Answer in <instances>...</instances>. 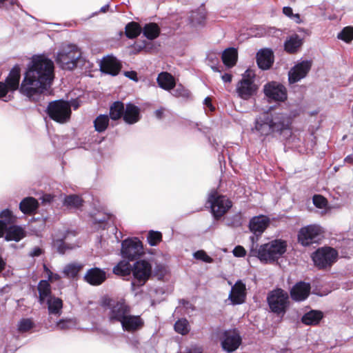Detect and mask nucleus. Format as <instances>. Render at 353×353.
Masks as SVG:
<instances>
[{
	"instance_id": "obj_50",
	"label": "nucleus",
	"mask_w": 353,
	"mask_h": 353,
	"mask_svg": "<svg viewBox=\"0 0 353 353\" xmlns=\"http://www.w3.org/2000/svg\"><path fill=\"white\" fill-rule=\"evenodd\" d=\"M283 13L285 16L295 19L296 22H299V19H300L299 14H294L292 8L288 7V6L284 7L283 8Z\"/></svg>"
},
{
	"instance_id": "obj_13",
	"label": "nucleus",
	"mask_w": 353,
	"mask_h": 353,
	"mask_svg": "<svg viewBox=\"0 0 353 353\" xmlns=\"http://www.w3.org/2000/svg\"><path fill=\"white\" fill-rule=\"evenodd\" d=\"M130 313V307L124 300L112 301L109 304L108 317L110 321L121 322Z\"/></svg>"
},
{
	"instance_id": "obj_37",
	"label": "nucleus",
	"mask_w": 353,
	"mask_h": 353,
	"mask_svg": "<svg viewBox=\"0 0 353 353\" xmlns=\"http://www.w3.org/2000/svg\"><path fill=\"white\" fill-rule=\"evenodd\" d=\"M141 31V28L136 22H130L125 26V35L129 39H134L138 37Z\"/></svg>"
},
{
	"instance_id": "obj_1",
	"label": "nucleus",
	"mask_w": 353,
	"mask_h": 353,
	"mask_svg": "<svg viewBox=\"0 0 353 353\" xmlns=\"http://www.w3.org/2000/svg\"><path fill=\"white\" fill-rule=\"evenodd\" d=\"M54 63L45 55L32 57L20 87L22 94L29 98L43 93L54 79Z\"/></svg>"
},
{
	"instance_id": "obj_60",
	"label": "nucleus",
	"mask_w": 353,
	"mask_h": 353,
	"mask_svg": "<svg viewBox=\"0 0 353 353\" xmlns=\"http://www.w3.org/2000/svg\"><path fill=\"white\" fill-rule=\"evenodd\" d=\"M164 110V108H160L159 110H157L154 112V114L157 117V118L161 119L163 114Z\"/></svg>"
},
{
	"instance_id": "obj_48",
	"label": "nucleus",
	"mask_w": 353,
	"mask_h": 353,
	"mask_svg": "<svg viewBox=\"0 0 353 353\" xmlns=\"http://www.w3.org/2000/svg\"><path fill=\"white\" fill-rule=\"evenodd\" d=\"M75 326V322L72 319L61 320L57 324L59 330L70 329Z\"/></svg>"
},
{
	"instance_id": "obj_11",
	"label": "nucleus",
	"mask_w": 353,
	"mask_h": 353,
	"mask_svg": "<svg viewBox=\"0 0 353 353\" xmlns=\"http://www.w3.org/2000/svg\"><path fill=\"white\" fill-rule=\"evenodd\" d=\"M132 272L134 283L140 286L143 285L151 276L152 265L145 260L138 261L134 264Z\"/></svg>"
},
{
	"instance_id": "obj_31",
	"label": "nucleus",
	"mask_w": 353,
	"mask_h": 353,
	"mask_svg": "<svg viewBox=\"0 0 353 353\" xmlns=\"http://www.w3.org/2000/svg\"><path fill=\"white\" fill-rule=\"evenodd\" d=\"M322 318L323 314L321 312L312 310L302 317V322L306 325H316Z\"/></svg>"
},
{
	"instance_id": "obj_23",
	"label": "nucleus",
	"mask_w": 353,
	"mask_h": 353,
	"mask_svg": "<svg viewBox=\"0 0 353 353\" xmlns=\"http://www.w3.org/2000/svg\"><path fill=\"white\" fill-rule=\"evenodd\" d=\"M270 219L265 216H258L252 218L250 222V230L256 235H260L268 225Z\"/></svg>"
},
{
	"instance_id": "obj_12",
	"label": "nucleus",
	"mask_w": 353,
	"mask_h": 353,
	"mask_svg": "<svg viewBox=\"0 0 353 353\" xmlns=\"http://www.w3.org/2000/svg\"><path fill=\"white\" fill-rule=\"evenodd\" d=\"M241 337L236 329L225 330L221 337V346L228 352L235 351L241 343Z\"/></svg>"
},
{
	"instance_id": "obj_44",
	"label": "nucleus",
	"mask_w": 353,
	"mask_h": 353,
	"mask_svg": "<svg viewBox=\"0 0 353 353\" xmlns=\"http://www.w3.org/2000/svg\"><path fill=\"white\" fill-rule=\"evenodd\" d=\"M162 239L161 233L159 232L150 231L148 236V241L152 246L157 245Z\"/></svg>"
},
{
	"instance_id": "obj_16",
	"label": "nucleus",
	"mask_w": 353,
	"mask_h": 353,
	"mask_svg": "<svg viewBox=\"0 0 353 353\" xmlns=\"http://www.w3.org/2000/svg\"><path fill=\"white\" fill-rule=\"evenodd\" d=\"M20 69L15 66L10 71L6 80V83L0 82V99L6 97L9 90H16L19 88Z\"/></svg>"
},
{
	"instance_id": "obj_62",
	"label": "nucleus",
	"mask_w": 353,
	"mask_h": 353,
	"mask_svg": "<svg viewBox=\"0 0 353 353\" xmlns=\"http://www.w3.org/2000/svg\"><path fill=\"white\" fill-rule=\"evenodd\" d=\"M43 270L48 276V279L49 280L50 278V276L52 275L53 272H51L50 270L46 265H43Z\"/></svg>"
},
{
	"instance_id": "obj_15",
	"label": "nucleus",
	"mask_w": 353,
	"mask_h": 353,
	"mask_svg": "<svg viewBox=\"0 0 353 353\" xmlns=\"http://www.w3.org/2000/svg\"><path fill=\"white\" fill-rule=\"evenodd\" d=\"M143 253L141 242L137 238L123 241L121 254L123 257L133 260Z\"/></svg>"
},
{
	"instance_id": "obj_10",
	"label": "nucleus",
	"mask_w": 353,
	"mask_h": 353,
	"mask_svg": "<svg viewBox=\"0 0 353 353\" xmlns=\"http://www.w3.org/2000/svg\"><path fill=\"white\" fill-rule=\"evenodd\" d=\"M212 212L215 218L223 216L231 207V201L224 196L219 195L216 192H212L208 197Z\"/></svg>"
},
{
	"instance_id": "obj_2",
	"label": "nucleus",
	"mask_w": 353,
	"mask_h": 353,
	"mask_svg": "<svg viewBox=\"0 0 353 353\" xmlns=\"http://www.w3.org/2000/svg\"><path fill=\"white\" fill-rule=\"evenodd\" d=\"M292 119L282 112L265 113L255 120L252 131L261 136H268L274 132L281 133L289 130Z\"/></svg>"
},
{
	"instance_id": "obj_43",
	"label": "nucleus",
	"mask_w": 353,
	"mask_h": 353,
	"mask_svg": "<svg viewBox=\"0 0 353 353\" xmlns=\"http://www.w3.org/2000/svg\"><path fill=\"white\" fill-rule=\"evenodd\" d=\"M0 218L1 221H3L6 224V227L8 224H11L15 222L17 217L13 213L8 209L3 210L0 214Z\"/></svg>"
},
{
	"instance_id": "obj_54",
	"label": "nucleus",
	"mask_w": 353,
	"mask_h": 353,
	"mask_svg": "<svg viewBox=\"0 0 353 353\" xmlns=\"http://www.w3.org/2000/svg\"><path fill=\"white\" fill-rule=\"evenodd\" d=\"M124 75L135 81H138L137 72L134 71H128L124 72Z\"/></svg>"
},
{
	"instance_id": "obj_47",
	"label": "nucleus",
	"mask_w": 353,
	"mask_h": 353,
	"mask_svg": "<svg viewBox=\"0 0 353 353\" xmlns=\"http://www.w3.org/2000/svg\"><path fill=\"white\" fill-rule=\"evenodd\" d=\"M313 203L318 208H325L327 206V201L325 197L321 195H314L313 196Z\"/></svg>"
},
{
	"instance_id": "obj_27",
	"label": "nucleus",
	"mask_w": 353,
	"mask_h": 353,
	"mask_svg": "<svg viewBox=\"0 0 353 353\" xmlns=\"http://www.w3.org/2000/svg\"><path fill=\"white\" fill-rule=\"evenodd\" d=\"M237 58V50L233 48L225 50L222 54L223 62L228 68H232L236 64Z\"/></svg>"
},
{
	"instance_id": "obj_3",
	"label": "nucleus",
	"mask_w": 353,
	"mask_h": 353,
	"mask_svg": "<svg viewBox=\"0 0 353 353\" xmlns=\"http://www.w3.org/2000/svg\"><path fill=\"white\" fill-rule=\"evenodd\" d=\"M254 243L251 248V254L257 256L261 261L270 263L277 260L286 251L287 244L285 241L274 240L260 246L259 249L254 248Z\"/></svg>"
},
{
	"instance_id": "obj_38",
	"label": "nucleus",
	"mask_w": 353,
	"mask_h": 353,
	"mask_svg": "<svg viewBox=\"0 0 353 353\" xmlns=\"http://www.w3.org/2000/svg\"><path fill=\"white\" fill-rule=\"evenodd\" d=\"M48 310L52 314H59L62 308L63 303L61 299L50 297L48 300Z\"/></svg>"
},
{
	"instance_id": "obj_28",
	"label": "nucleus",
	"mask_w": 353,
	"mask_h": 353,
	"mask_svg": "<svg viewBox=\"0 0 353 353\" xmlns=\"http://www.w3.org/2000/svg\"><path fill=\"white\" fill-rule=\"evenodd\" d=\"M25 236L23 229L17 225L10 226L6 233V239L7 241H19Z\"/></svg>"
},
{
	"instance_id": "obj_7",
	"label": "nucleus",
	"mask_w": 353,
	"mask_h": 353,
	"mask_svg": "<svg viewBox=\"0 0 353 353\" xmlns=\"http://www.w3.org/2000/svg\"><path fill=\"white\" fill-rule=\"evenodd\" d=\"M323 234V230L319 225H309L301 228L298 234V240L301 245L307 246L319 242Z\"/></svg>"
},
{
	"instance_id": "obj_17",
	"label": "nucleus",
	"mask_w": 353,
	"mask_h": 353,
	"mask_svg": "<svg viewBox=\"0 0 353 353\" xmlns=\"http://www.w3.org/2000/svg\"><path fill=\"white\" fill-rule=\"evenodd\" d=\"M311 61H302L296 63L288 73V80L290 83H294L305 78L312 67Z\"/></svg>"
},
{
	"instance_id": "obj_29",
	"label": "nucleus",
	"mask_w": 353,
	"mask_h": 353,
	"mask_svg": "<svg viewBox=\"0 0 353 353\" xmlns=\"http://www.w3.org/2000/svg\"><path fill=\"white\" fill-rule=\"evenodd\" d=\"M38 208V202L33 197L23 199L20 204L19 209L24 214H30Z\"/></svg>"
},
{
	"instance_id": "obj_52",
	"label": "nucleus",
	"mask_w": 353,
	"mask_h": 353,
	"mask_svg": "<svg viewBox=\"0 0 353 353\" xmlns=\"http://www.w3.org/2000/svg\"><path fill=\"white\" fill-rule=\"evenodd\" d=\"M233 254L235 256L241 257L245 256V250L243 247L239 245L234 249Z\"/></svg>"
},
{
	"instance_id": "obj_63",
	"label": "nucleus",
	"mask_w": 353,
	"mask_h": 353,
	"mask_svg": "<svg viewBox=\"0 0 353 353\" xmlns=\"http://www.w3.org/2000/svg\"><path fill=\"white\" fill-rule=\"evenodd\" d=\"M70 108L72 107L74 109H77L79 106V104L77 101L74 100L70 103Z\"/></svg>"
},
{
	"instance_id": "obj_22",
	"label": "nucleus",
	"mask_w": 353,
	"mask_h": 353,
	"mask_svg": "<svg viewBox=\"0 0 353 353\" xmlns=\"http://www.w3.org/2000/svg\"><path fill=\"white\" fill-rule=\"evenodd\" d=\"M105 278V272L97 268L90 269L85 275V280L93 285L101 284Z\"/></svg>"
},
{
	"instance_id": "obj_9",
	"label": "nucleus",
	"mask_w": 353,
	"mask_h": 353,
	"mask_svg": "<svg viewBox=\"0 0 353 353\" xmlns=\"http://www.w3.org/2000/svg\"><path fill=\"white\" fill-rule=\"evenodd\" d=\"M337 252L331 248H323L313 253L312 258L314 265L319 268L330 266L336 261Z\"/></svg>"
},
{
	"instance_id": "obj_58",
	"label": "nucleus",
	"mask_w": 353,
	"mask_h": 353,
	"mask_svg": "<svg viewBox=\"0 0 353 353\" xmlns=\"http://www.w3.org/2000/svg\"><path fill=\"white\" fill-rule=\"evenodd\" d=\"M204 104L208 106L211 111L214 110V107L212 105L211 103V99L210 97H206L204 100Z\"/></svg>"
},
{
	"instance_id": "obj_6",
	"label": "nucleus",
	"mask_w": 353,
	"mask_h": 353,
	"mask_svg": "<svg viewBox=\"0 0 353 353\" xmlns=\"http://www.w3.org/2000/svg\"><path fill=\"white\" fill-rule=\"evenodd\" d=\"M267 300L271 311L277 314H283L288 307V294L281 289L270 292Z\"/></svg>"
},
{
	"instance_id": "obj_59",
	"label": "nucleus",
	"mask_w": 353,
	"mask_h": 353,
	"mask_svg": "<svg viewBox=\"0 0 353 353\" xmlns=\"http://www.w3.org/2000/svg\"><path fill=\"white\" fill-rule=\"evenodd\" d=\"M61 279V276L58 274L53 273L52 276H50V278L48 281L49 282H54L57 281H59Z\"/></svg>"
},
{
	"instance_id": "obj_46",
	"label": "nucleus",
	"mask_w": 353,
	"mask_h": 353,
	"mask_svg": "<svg viewBox=\"0 0 353 353\" xmlns=\"http://www.w3.org/2000/svg\"><path fill=\"white\" fill-rule=\"evenodd\" d=\"M33 327L32 321L29 319H21L18 324V330L21 332H26Z\"/></svg>"
},
{
	"instance_id": "obj_8",
	"label": "nucleus",
	"mask_w": 353,
	"mask_h": 353,
	"mask_svg": "<svg viewBox=\"0 0 353 353\" xmlns=\"http://www.w3.org/2000/svg\"><path fill=\"white\" fill-rule=\"evenodd\" d=\"M252 77L253 75L251 74V72L246 70L243 74L241 80L236 85V92L242 99H249L257 90Z\"/></svg>"
},
{
	"instance_id": "obj_61",
	"label": "nucleus",
	"mask_w": 353,
	"mask_h": 353,
	"mask_svg": "<svg viewBox=\"0 0 353 353\" xmlns=\"http://www.w3.org/2000/svg\"><path fill=\"white\" fill-rule=\"evenodd\" d=\"M6 230V224L3 221H0V237L3 236L4 231Z\"/></svg>"
},
{
	"instance_id": "obj_41",
	"label": "nucleus",
	"mask_w": 353,
	"mask_h": 353,
	"mask_svg": "<svg viewBox=\"0 0 353 353\" xmlns=\"http://www.w3.org/2000/svg\"><path fill=\"white\" fill-rule=\"evenodd\" d=\"M174 330L182 335L187 334L190 331L188 321L185 319L178 320L174 324Z\"/></svg>"
},
{
	"instance_id": "obj_40",
	"label": "nucleus",
	"mask_w": 353,
	"mask_h": 353,
	"mask_svg": "<svg viewBox=\"0 0 353 353\" xmlns=\"http://www.w3.org/2000/svg\"><path fill=\"white\" fill-rule=\"evenodd\" d=\"M82 199L77 195H70L66 196L64 200V205L68 208H78L82 205Z\"/></svg>"
},
{
	"instance_id": "obj_45",
	"label": "nucleus",
	"mask_w": 353,
	"mask_h": 353,
	"mask_svg": "<svg viewBox=\"0 0 353 353\" xmlns=\"http://www.w3.org/2000/svg\"><path fill=\"white\" fill-rule=\"evenodd\" d=\"M338 37L346 42L353 39V28L351 27L345 28L339 34Z\"/></svg>"
},
{
	"instance_id": "obj_42",
	"label": "nucleus",
	"mask_w": 353,
	"mask_h": 353,
	"mask_svg": "<svg viewBox=\"0 0 353 353\" xmlns=\"http://www.w3.org/2000/svg\"><path fill=\"white\" fill-rule=\"evenodd\" d=\"M190 18L193 26H204L206 14L203 11L193 12Z\"/></svg>"
},
{
	"instance_id": "obj_18",
	"label": "nucleus",
	"mask_w": 353,
	"mask_h": 353,
	"mask_svg": "<svg viewBox=\"0 0 353 353\" xmlns=\"http://www.w3.org/2000/svg\"><path fill=\"white\" fill-rule=\"evenodd\" d=\"M246 294L245 284L241 280H238L232 285L228 299L231 301L232 305L242 304L245 301Z\"/></svg>"
},
{
	"instance_id": "obj_33",
	"label": "nucleus",
	"mask_w": 353,
	"mask_h": 353,
	"mask_svg": "<svg viewBox=\"0 0 353 353\" xmlns=\"http://www.w3.org/2000/svg\"><path fill=\"white\" fill-rule=\"evenodd\" d=\"M132 268L128 261L123 260L114 267L113 273L119 276H128L132 272Z\"/></svg>"
},
{
	"instance_id": "obj_35",
	"label": "nucleus",
	"mask_w": 353,
	"mask_h": 353,
	"mask_svg": "<svg viewBox=\"0 0 353 353\" xmlns=\"http://www.w3.org/2000/svg\"><path fill=\"white\" fill-rule=\"evenodd\" d=\"M109 125V117L106 114L99 115L94 121L95 130L98 132H104Z\"/></svg>"
},
{
	"instance_id": "obj_49",
	"label": "nucleus",
	"mask_w": 353,
	"mask_h": 353,
	"mask_svg": "<svg viewBox=\"0 0 353 353\" xmlns=\"http://www.w3.org/2000/svg\"><path fill=\"white\" fill-rule=\"evenodd\" d=\"M194 256L195 259L203 261L206 263H211L212 262V259L204 251L199 250L196 252L194 254Z\"/></svg>"
},
{
	"instance_id": "obj_26",
	"label": "nucleus",
	"mask_w": 353,
	"mask_h": 353,
	"mask_svg": "<svg viewBox=\"0 0 353 353\" xmlns=\"http://www.w3.org/2000/svg\"><path fill=\"white\" fill-rule=\"evenodd\" d=\"M157 83L159 85L166 90L172 89L175 85L174 77L168 72H161L157 77Z\"/></svg>"
},
{
	"instance_id": "obj_4",
	"label": "nucleus",
	"mask_w": 353,
	"mask_h": 353,
	"mask_svg": "<svg viewBox=\"0 0 353 353\" xmlns=\"http://www.w3.org/2000/svg\"><path fill=\"white\" fill-rule=\"evenodd\" d=\"M81 57L80 50L74 45L63 44L56 56V61L64 70H72Z\"/></svg>"
},
{
	"instance_id": "obj_53",
	"label": "nucleus",
	"mask_w": 353,
	"mask_h": 353,
	"mask_svg": "<svg viewBox=\"0 0 353 353\" xmlns=\"http://www.w3.org/2000/svg\"><path fill=\"white\" fill-rule=\"evenodd\" d=\"M43 253V250L39 247H34L30 252L29 255L32 257L39 256Z\"/></svg>"
},
{
	"instance_id": "obj_57",
	"label": "nucleus",
	"mask_w": 353,
	"mask_h": 353,
	"mask_svg": "<svg viewBox=\"0 0 353 353\" xmlns=\"http://www.w3.org/2000/svg\"><path fill=\"white\" fill-rule=\"evenodd\" d=\"M224 82L230 83L232 81V76L230 74L225 73L221 77Z\"/></svg>"
},
{
	"instance_id": "obj_56",
	"label": "nucleus",
	"mask_w": 353,
	"mask_h": 353,
	"mask_svg": "<svg viewBox=\"0 0 353 353\" xmlns=\"http://www.w3.org/2000/svg\"><path fill=\"white\" fill-rule=\"evenodd\" d=\"M6 2L10 6H13L17 3V0H0V8H6Z\"/></svg>"
},
{
	"instance_id": "obj_32",
	"label": "nucleus",
	"mask_w": 353,
	"mask_h": 353,
	"mask_svg": "<svg viewBox=\"0 0 353 353\" xmlns=\"http://www.w3.org/2000/svg\"><path fill=\"white\" fill-rule=\"evenodd\" d=\"M37 288L39 294V301L41 303H43L47 298H49L50 296V285L48 281L41 280L39 283Z\"/></svg>"
},
{
	"instance_id": "obj_24",
	"label": "nucleus",
	"mask_w": 353,
	"mask_h": 353,
	"mask_svg": "<svg viewBox=\"0 0 353 353\" xmlns=\"http://www.w3.org/2000/svg\"><path fill=\"white\" fill-rule=\"evenodd\" d=\"M256 59L259 67L267 70L273 63V53L268 49L262 50L257 53Z\"/></svg>"
},
{
	"instance_id": "obj_55",
	"label": "nucleus",
	"mask_w": 353,
	"mask_h": 353,
	"mask_svg": "<svg viewBox=\"0 0 353 353\" xmlns=\"http://www.w3.org/2000/svg\"><path fill=\"white\" fill-rule=\"evenodd\" d=\"M53 199H54V196L49 194H44L41 197L42 203H49L53 200Z\"/></svg>"
},
{
	"instance_id": "obj_20",
	"label": "nucleus",
	"mask_w": 353,
	"mask_h": 353,
	"mask_svg": "<svg viewBox=\"0 0 353 353\" xmlns=\"http://www.w3.org/2000/svg\"><path fill=\"white\" fill-rule=\"evenodd\" d=\"M310 285L305 282H299L292 287L290 290V295L296 301H304L310 293Z\"/></svg>"
},
{
	"instance_id": "obj_30",
	"label": "nucleus",
	"mask_w": 353,
	"mask_h": 353,
	"mask_svg": "<svg viewBox=\"0 0 353 353\" xmlns=\"http://www.w3.org/2000/svg\"><path fill=\"white\" fill-rule=\"evenodd\" d=\"M302 45L301 39L297 35L294 34L290 37L285 42V50L290 53H294Z\"/></svg>"
},
{
	"instance_id": "obj_19",
	"label": "nucleus",
	"mask_w": 353,
	"mask_h": 353,
	"mask_svg": "<svg viewBox=\"0 0 353 353\" xmlns=\"http://www.w3.org/2000/svg\"><path fill=\"white\" fill-rule=\"evenodd\" d=\"M100 68L103 72L115 76L121 70V63L114 57L108 56L101 61Z\"/></svg>"
},
{
	"instance_id": "obj_34",
	"label": "nucleus",
	"mask_w": 353,
	"mask_h": 353,
	"mask_svg": "<svg viewBox=\"0 0 353 353\" xmlns=\"http://www.w3.org/2000/svg\"><path fill=\"white\" fill-rule=\"evenodd\" d=\"M143 33L148 39L152 40L159 36L160 29L157 24L150 23L143 27Z\"/></svg>"
},
{
	"instance_id": "obj_51",
	"label": "nucleus",
	"mask_w": 353,
	"mask_h": 353,
	"mask_svg": "<svg viewBox=\"0 0 353 353\" xmlns=\"http://www.w3.org/2000/svg\"><path fill=\"white\" fill-rule=\"evenodd\" d=\"M53 245L55 248H57L59 252L63 254L65 252V250L63 248V242L62 240L56 239L53 241Z\"/></svg>"
},
{
	"instance_id": "obj_64",
	"label": "nucleus",
	"mask_w": 353,
	"mask_h": 353,
	"mask_svg": "<svg viewBox=\"0 0 353 353\" xmlns=\"http://www.w3.org/2000/svg\"><path fill=\"white\" fill-rule=\"evenodd\" d=\"M345 162H347V163H353V157L352 156H347L345 159Z\"/></svg>"
},
{
	"instance_id": "obj_21",
	"label": "nucleus",
	"mask_w": 353,
	"mask_h": 353,
	"mask_svg": "<svg viewBox=\"0 0 353 353\" xmlns=\"http://www.w3.org/2000/svg\"><path fill=\"white\" fill-rule=\"evenodd\" d=\"M122 327L128 332H134L143 326V321L139 316L127 314L121 322Z\"/></svg>"
},
{
	"instance_id": "obj_36",
	"label": "nucleus",
	"mask_w": 353,
	"mask_h": 353,
	"mask_svg": "<svg viewBox=\"0 0 353 353\" xmlns=\"http://www.w3.org/2000/svg\"><path fill=\"white\" fill-rule=\"evenodd\" d=\"M124 104L121 102L117 101L113 103L110 107V115L112 120H117L123 117L124 114Z\"/></svg>"
},
{
	"instance_id": "obj_39",
	"label": "nucleus",
	"mask_w": 353,
	"mask_h": 353,
	"mask_svg": "<svg viewBox=\"0 0 353 353\" xmlns=\"http://www.w3.org/2000/svg\"><path fill=\"white\" fill-rule=\"evenodd\" d=\"M81 269V265L75 263H70L64 267L63 273L65 277L74 278Z\"/></svg>"
},
{
	"instance_id": "obj_25",
	"label": "nucleus",
	"mask_w": 353,
	"mask_h": 353,
	"mask_svg": "<svg viewBox=\"0 0 353 353\" xmlns=\"http://www.w3.org/2000/svg\"><path fill=\"white\" fill-rule=\"evenodd\" d=\"M140 119V109L132 103H128L125 106L123 120L128 124H133Z\"/></svg>"
},
{
	"instance_id": "obj_14",
	"label": "nucleus",
	"mask_w": 353,
	"mask_h": 353,
	"mask_svg": "<svg viewBox=\"0 0 353 353\" xmlns=\"http://www.w3.org/2000/svg\"><path fill=\"white\" fill-rule=\"evenodd\" d=\"M265 95L270 101H283L287 99V90L281 83L272 81L264 85Z\"/></svg>"
},
{
	"instance_id": "obj_5",
	"label": "nucleus",
	"mask_w": 353,
	"mask_h": 353,
	"mask_svg": "<svg viewBox=\"0 0 353 353\" xmlns=\"http://www.w3.org/2000/svg\"><path fill=\"white\" fill-rule=\"evenodd\" d=\"M47 112L54 121L60 123H65L71 115L70 103L63 100L52 101L48 105Z\"/></svg>"
}]
</instances>
